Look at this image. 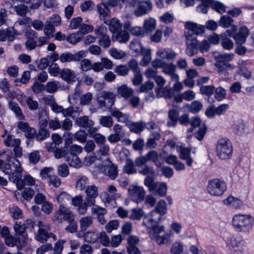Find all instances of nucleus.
Here are the masks:
<instances>
[{"mask_svg":"<svg viewBox=\"0 0 254 254\" xmlns=\"http://www.w3.org/2000/svg\"><path fill=\"white\" fill-rule=\"evenodd\" d=\"M22 171L20 162L14 157H9L2 168V172L9 175V180L15 184L20 189L22 188Z\"/></svg>","mask_w":254,"mask_h":254,"instance_id":"nucleus-1","label":"nucleus"},{"mask_svg":"<svg viewBox=\"0 0 254 254\" xmlns=\"http://www.w3.org/2000/svg\"><path fill=\"white\" fill-rule=\"evenodd\" d=\"M232 222L237 231L248 232L252 228L254 218L250 214H238L233 216Z\"/></svg>","mask_w":254,"mask_h":254,"instance_id":"nucleus-2","label":"nucleus"},{"mask_svg":"<svg viewBox=\"0 0 254 254\" xmlns=\"http://www.w3.org/2000/svg\"><path fill=\"white\" fill-rule=\"evenodd\" d=\"M216 153L221 159L230 158L233 153V146L231 142L226 138L218 140L216 145Z\"/></svg>","mask_w":254,"mask_h":254,"instance_id":"nucleus-3","label":"nucleus"},{"mask_svg":"<svg viewBox=\"0 0 254 254\" xmlns=\"http://www.w3.org/2000/svg\"><path fill=\"white\" fill-rule=\"evenodd\" d=\"M226 247L230 254H242L246 248L245 243L240 236L229 238Z\"/></svg>","mask_w":254,"mask_h":254,"instance_id":"nucleus-4","label":"nucleus"},{"mask_svg":"<svg viewBox=\"0 0 254 254\" xmlns=\"http://www.w3.org/2000/svg\"><path fill=\"white\" fill-rule=\"evenodd\" d=\"M207 189L211 195L220 196L226 190L227 186L224 181L214 179L209 181Z\"/></svg>","mask_w":254,"mask_h":254,"instance_id":"nucleus-5","label":"nucleus"},{"mask_svg":"<svg viewBox=\"0 0 254 254\" xmlns=\"http://www.w3.org/2000/svg\"><path fill=\"white\" fill-rule=\"evenodd\" d=\"M38 226L39 229L36 236V240L38 241L44 243L46 242L49 238H53L54 240H56V236L50 232V228L48 225H44L42 222L39 221Z\"/></svg>","mask_w":254,"mask_h":254,"instance_id":"nucleus-6","label":"nucleus"},{"mask_svg":"<svg viewBox=\"0 0 254 254\" xmlns=\"http://www.w3.org/2000/svg\"><path fill=\"white\" fill-rule=\"evenodd\" d=\"M190 124L191 126V127L189 130L190 132H192L194 128L199 127L195 134V136L198 140H202L207 130L206 125L202 124L201 120L198 117L192 118L190 120Z\"/></svg>","mask_w":254,"mask_h":254,"instance_id":"nucleus-7","label":"nucleus"},{"mask_svg":"<svg viewBox=\"0 0 254 254\" xmlns=\"http://www.w3.org/2000/svg\"><path fill=\"white\" fill-rule=\"evenodd\" d=\"M109 99H106V108H110V109L109 110L111 115L116 118L117 121L119 122L125 123L128 121L129 115L128 114H124L121 112L118 109L116 108H110L112 107L115 101V95L113 94V102L111 105H110Z\"/></svg>","mask_w":254,"mask_h":254,"instance_id":"nucleus-8","label":"nucleus"},{"mask_svg":"<svg viewBox=\"0 0 254 254\" xmlns=\"http://www.w3.org/2000/svg\"><path fill=\"white\" fill-rule=\"evenodd\" d=\"M158 159V154L157 152L155 150H151L144 156L137 157L135 160V164L136 166L140 168L143 165L150 161L156 165Z\"/></svg>","mask_w":254,"mask_h":254,"instance_id":"nucleus-9","label":"nucleus"},{"mask_svg":"<svg viewBox=\"0 0 254 254\" xmlns=\"http://www.w3.org/2000/svg\"><path fill=\"white\" fill-rule=\"evenodd\" d=\"M185 27L188 30V32L185 34V37L190 35L192 37L196 38L197 35L202 34L205 32V27L203 25H198L190 21L186 22Z\"/></svg>","mask_w":254,"mask_h":254,"instance_id":"nucleus-10","label":"nucleus"},{"mask_svg":"<svg viewBox=\"0 0 254 254\" xmlns=\"http://www.w3.org/2000/svg\"><path fill=\"white\" fill-rule=\"evenodd\" d=\"M186 44L187 48L185 52L187 55L192 57L198 53V41L195 38L192 37L190 35L186 36Z\"/></svg>","mask_w":254,"mask_h":254,"instance_id":"nucleus-11","label":"nucleus"},{"mask_svg":"<svg viewBox=\"0 0 254 254\" xmlns=\"http://www.w3.org/2000/svg\"><path fill=\"white\" fill-rule=\"evenodd\" d=\"M85 57H86V52L83 50L80 51L74 54H72L68 52H66L60 55V61L62 63L78 62Z\"/></svg>","mask_w":254,"mask_h":254,"instance_id":"nucleus-12","label":"nucleus"},{"mask_svg":"<svg viewBox=\"0 0 254 254\" xmlns=\"http://www.w3.org/2000/svg\"><path fill=\"white\" fill-rule=\"evenodd\" d=\"M152 5L149 0H140L134 10V14L136 17L142 16L148 13L151 10Z\"/></svg>","mask_w":254,"mask_h":254,"instance_id":"nucleus-13","label":"nucleus"},{"mask_svg":"<svg viewBox=\"0 0 254 254\" xmlns=\"http://www.w3.org/2000/svg\"><path fill=\"white\" fill-rule=\"evenodd\" d=\"M128 193L131 199L137 203L143 200L145 194L143 188L138 186L130 187L128 189Z\"/></svg>","mask_w":254,"mask_h":254,"instance_id":"nucleus-14","label":"nucleus"},{"mask_svg":"<svg viewBox=\"0 0 254 254\" xmlns=\"http://www.w3.org/2000/svg\"><path fill=\"white\" fill-rule=\"evenodd\" d=\"M249 35V29L246 26H243L239 28L238 32L235 33L234 35H232V37L237 45H241L246 42Z\"/></svg>","mask_w":254,"mask_h":254,"instance_id":"nucleus-15","label":"nucleus"},{"mask_svg":"<svg viewBox=\"0 0 254 254\" xmlns=\"http://www.w3.org/2000/svg\"><path fill=\"white\" fill-rule=\"evenodd\" d=\"M105 164L107 165L104 169L105 174L108 176L111 180H115L118 176V167L117 165L112 163V162L109 158L105 160Z\"/></svg>","mask_w":254,"mask_h":254,"instance_id":"nucleus-16","label":"nucleus"},{"mask_svg":"<svg viewBox=\"0 0 254 254\" xmlns=\"http://www.w3.org/2000/svg\"><path fill=\"white\" fill-rule=\"evenodd\" d=\"M161 218L160 215H153L152 211L150 213V214L145 216L143 220L142 224L145 225L147 229L155 227L158 225Z\"/></svg>","mask_w":254,"mask_h":254,"instance_id":"nucleus-17","label":"nucleus"},{"mask_svg":"<svg viewBox=\"0 0 254 254\" xmlns=\"http://www.w3.org/2000/svg\"><path fill=\"white\" fill-rule=\"evenodd\" d=\"M177 151L179 153L180 158L186 160L187 165L191 166L193 159L190 157V149L181 145L177 148Z\"/></svg>","mask_w":254,"mask_h":254,"instance_id":"nucleus-18","label":"nucleus"},{"mask_svg":"<svg viewBox=\"0 0 254 254\" xmlns=\"http://www.w3.org/2000/svg\"><path fill=\"white\" fill-rule=\"evenodd\" d=\"M5 243L6 245L9 247L17 246V248L20 249L26 244V238L23 236L22 238L17 237V238L15 239L12 237L9 236L5 238Z\"/></svg>","mask_w":254,"mask_h":254,"instance_id":"nucleus-19","label":"nucleus"},{"mask_svg":"<svg viewBox=\"0 0 254 254\" xmlns=\"http://www.w3.org/2000/svg\"><path fill=\"white\" fill-rule=\"evenodd\" d=\"M106 99H109L110 105L113 102V93L111 92H101L99 93L97 100L100 108L106 107Z\"/></svg>","mask_w":254,"mask_h":254,"instance_id":"nucleus-20","label":"nucleus"},{"mask_svg":"<svg viewBox=\"0 0 254 254\" xmlns=\"http://www.w3.org/2000/svg\"><path fill=\"white\" fill-rule=\"evenodd\" d=\"M17 127L21 131L25 132V135L27 138H33L36 132V129L30 127L27 122H19Z\"/></svg>","mask_w":254,"mask_h":254,"instance_id":"nucleus-21","label":"nucleus"},{"mask_svg":"<svg viewBox=\"0 0 254 254\" xmlns=\"http://www.w3.org/2000/svg\"><path fill=\"white\" fill-rule=\"evenodd\" d=\"M6 131L3 134L1 135V137L4 138L6 136V138L4 140V144L7 147H14L15 146L20 145L21 140L19 138H15L14 136L10 134L6 135Z\"/></svg>","mask_w":254,"mask_h":254,"instance_id":"nucleus-22","label":"nucleus"},{"mask_svg":"<svg viewBox=\"0 0 254 254\" xmlns=\"http://www.w3.org/2000/svg\"><path fill=\"white\" fill-rule=\"evenodd\" d=\"M113 41H118L120 43H126L129 39V34L125 30H120L112 35Z\"/></svg>","mask_w":254,"mask_h":254,"instance_id":"nucleus-23","label":"nucleus"},{"mask_svg":"<svg viewBox=\"0 0 254 254\" xmlns=\"http://www.w3.org/2000/svg\"><path fill=\"white\" fill-rule=\"evenodd\" d=\"M156 96L160 98L164 96L165 98H171L174 94V90L171 87H165V88H157L155 89Z\"/></svg>","mask_w":254,"mask_h":254,"instance_id":"nucleus-24","label":"nucleus"},{"mask_svg":"<svg viewBox=\"0 0 254 254\" xmlns=\"http://www.w3.org/2000/svg\"><path fill=\"white\" fill-rule=\"evenodd\" d=\"M61 77L67 83L73 82L75 81V72L69 68H64L61 70Z\"/></svg>","mask_w":254,"mask_h":254,"instance_id":"nucleus-25","label":"nucleus"},{"mask_svg":"<svg viewBox=\"0 0 254 254\" xmlns=\"http://www.w3.org/2000/svg\"><path fill=\"white\" fill-rule=\"evenodd\" d=\"M9 108L15 114L16 117L19 120L25 119V116L22 113V111L19 105L13 101H11L8 103Z\"/></svg>","mask_w":254,"mask_h":254,"instance_id":"nucleus-26","label":"nucleus"},{"mask_svg":"<svg viewBox=\"0 0 254 254\" xmlns=\"http://www.w3.org/2000/svg\"><path fill=\"white\" fill-rule=\"evenodd\" d=\"M157 55L161 58L167 60H173L177 56V54L174 51L168 49L158 50L157 52Z\"/></svg>","mask_w":254,"mask_h":254,"instance_id":"nucleus-27","label":"nucleus"},{"mask_svg":"<svg viewBox=\"0 0 254 254\" xmlns=\"http://www.w3.org/2000/svg\"><path fill=\"white\" fill-rule=\"evenodd\" d=\"M246 126L244 121L239 119L234 121L232 128L233 132L238 135H242L245 133Z\"/></svg>","mask_w":254,"mask_h":254,"instance_id":"nucleus-28","label":"nucleus"},{"mask_svg":"<svg viewBox=\"0 0 254 254\" xmlns=\"http://www.w3.org/2000/svg\"><path fill=\"white\" fill-rule=\"evenodd\" d=\"M153 215H160V217L167 213V207L166 202L164 200H160L157 203L155 208L152 211Z\"/></svg>","mask_w":254,"mask_h":254,"instance_id":"nucleus-29","label":"nucleus"},{"mask_svg":"<svg viewBox=\"0 0 254 254\" xmlns=\"http://www.w3.org/2000/svg\"><path fill=\"white\" fill-rule=\"evenodd\" d=\"M215 66L217 68L218 72L224 76L229 74V71L232 70L235 66L230 63L227 64H215Z\"/></svg>","mask_w":254,"mask_h":254,"instance_id":"nucleus-30","label":"nucleus"},{"mask_svg":"<svg viewBox=\"0 0 254 254\" xmlns=\"http://www.w3.org/2000/svg\"><path fill=\"white\" fill-rule=\"evenodd\" d=\"M117 93L125 99H127L133 95V90L126 85L123 84L118 88Z\"/></svg>","mask_w":254,"mask_h":254,"instance_id":"nucleus-31","label":"nucleus"},{"mask_svg":"<svg viewBox=\"0 0 254 254\" xmlns=\"http://www.w3.org/2000/svg\"><path fill=\"white\" fill-rule=\"evenodd\" d=\"M168 118L169 121L167 122L169 127H175L176 126L179 118V112L175 109H171L168 111Z\"/></svg>","mask_w":254,"mask_h":254,"instance_id":"nucleus-32","label":"nucleus"},{"mask_svg":"<svg viewBox=\"0 0 254 254\" xmlns=\"http://www.w3.org/2000/svg\"><path fill=\"white\" fill-rule=\"evenodd\" d=\"M224 203L235 209L241 208L243 204V202L240 199L235 198L232 196H228L224 200Z\"/></svg>","mask_w":254,"mask_h":254,"instance_id":"nucleus-33","label":"nucleus"},{"mask_svg":"<svg viewBox=\"0 0 254 254\" xmlns=\"http://www.w3.org/2000/svg\"><path fill=\"white\" fill-rule=\"evenodd\" d=\"M97 10L100 14V17L104 20V22L107 23V18L110 16V10L108 6L102 3L97 5Z\"/></svg>","mask_w":254,"mask_h":254,"instance_id":"nucleus-34","label":"nucleus"},{"mask_svg":"<svg viewBox=\"0 0 254 254\" xmlns=\"http://www.w3.org/2000/svg\"><path fill=\"white\" fill-rule=\"evenodd\" d=\"M156 26V20L154 18L150 17L144 20L143 29L144 30V33H149L155 29Z\"/></svg>","mask_w":254,"mask_h":254,"instance_id":"nucleus-35","label":"nucleus"},{"mask_svg":"<svg viewBox=\"0 0 254 254\" xmlns=\"http://www.w3.org/2000/svg\"><path fill=\"white\" fill-rule=\"evenodd\" d=\"M133 161L130 158H127L126 164L123 167V172L127 174H134L137 172Z\"/></svg>","mask_w":254,"mask_h":254,"instance_id":"nucleus-36","label":"nucleus"},{"mask_svg":"<svg viewBox=\"0 0 254 254\" xmlns=\"http://www.w3.org/2000/svg\"><path fill=\"white\" fill-rule=\"evenodd\" d=\"M148 234L150 238L155 241V239L159 236L160 234L164 232V226L163 225L157 226L150 228L148 229Z\"/></svg>","mask_w":254,"mask_h":254,"instance_id":"nucleus-37","label":"nucleus"},{"mask_svg":"<svg viewBox=\"0 0 254 254\" xmlns=\"http://www.w3.org/2000/svg\"><path fill=\"white\" fill-rule=\"evenodd\" d=\"M76 124L80 127L87 128L88 127H92L94 123L92 120H89L87 116H84L77 118Z\"/></svg>","mask_w":254,"mask_h":254,"instance_id":"nucleus-38","label":"nucleus"},{"mask_svg":"<svg viewBox=\"0 0 254 254\" xmlns=\"http://www.w3.org/2000/svg\"><path fill=\"white\" fill-rule=\"evenodd\" d=\"M26 225L21 222H16L14 225L16 236L22 238L25 236L27 238V235L25 234Z\"/></svg>","mask_w":254,"mask_h":254,"instance_id":"nucleus-39","label":"nucleus"},{"mask_svg":"<svg viewBox=\"0 0 254 254\" xmlns=\"http://www.w3.org/2000/svg\"><path fill=\"white\" fill-rule=\"evenodd\" d=\"M60 210L62 212L64 221H72L74 219V215L72 211L68 208L65 207L64 205L60 204Z\"/></svg>","mask_w":254,"mask_h":254,"instance_id":"nucleus-40","label":"nucleus"},{"mask_svg":"<svg viewBox=\"0 0 254 254\" xmlns=\"http://www.w3.org/2000/svg\"><path fill=\"white\" fill-rule=\"evenodd\" d=\"M106 24L109 25V30L113 34L121 30L122 26V24L117 18L112 19L109 21V23H107Z\"/></svg>","mask_w":254,"mask_h":254,"instance_id":"nucleus-41","label":"nucleus"},{"mask_svg":"<svg viewBox=\"0 0 254 254\" xmlns=\"http://www.w3.org/2000/svg\"><path fill=\"white\" fill-rule=\"evenodd\" d=\"M89 184L88 178L83 175L78 176L76 183V188L80 190L86 189V186Z\"/></svg>","mask_w":254,"mask_h":254,"instance_id":"nucleus-42","label":"nucleus"},{"mask_svg":"<svg viewBox=\"0 0 254 254\" xmlns=\"http://www.w3.org/2000/svg\"><path fill=\"white\" fill-rule=\"evenodd\" d=\"M66 161L71 167L78 168L81 166V162L78 155L67 154Z\"/></svg>","mask_w":254,"mask_h":254,"instance_id":"nucleus-43","label":"nucleus"},{"mask_svg":"<svg viewBox=\"0 0 254 254\" xmlns=\"http://www.w3.org/2000/svg\"><path fill=\"white\" fill-rule=\"evenodd\" d=\"M210 7L220 14H222L226 11L225 5L219 1L210 0Z\"/></svg>","mask_w":254,"mask_h":254,"instance_id":"nucleus-44","label":"nucleus"},{"mask_svg":"<svg viewBox=\"0 0 254 254\" xmlns=\"http://www.w3.org/2000/svg\"><path fill=\"white\" fill-rule=\"evenodd\" d=\"M46 127H40L38 132L36 131L34 138L39 141H43L50 136V132Z\"/></svg>","mask_w":254,"mask_h":254,"instance_id":"nucleus-45","label":"nucleus"},{"mask_svg":"<svg viewBox=\"0 0 254 254\" xmlns=\"http://www.w3.org/2000/svg\"><path fill=\"white\" fill-rule=\"evenodd\" d=\"M234 54L233 53H225L219 54L216 59L215 64H227L229 63L234 57Z\"/></svg>","mask_w":254,"mask_h":254,"instance_id":"nucleus-46","label":"nucleus"},{"mask_svg":"<svg viewBox=\"0 0 254 254\" xmlns=\"http://www.w3.org/2000/svg\"><path fill=\"white\" fill-rule=\"evenodd\" d=\"M79 223L81 231H85L92 224V217L91 216L82 217L79 220Z\"/></svg>","mask_w":254,"mask_h":254,"instance_id":"nucleus-47","label":"nucleus"},{"mask_svg":"<svg viewBox=\"0 0 254 254\" xmlns=\"http://www.w3.org/2000/svg\"><path fill=\"white\" fill-rule=\"evenodd\" d=\"M146 126L145 123L143 122L132 123L129 126V129L131 132L138 133L141 132Z\"/></svg>","mask_w":254,"mask_h":254,"instance_id":"nucleus-48","label":"nucleus"},{"mask_svg":"<svg viewBox=\"0 0 254 254\" xmlns=\"http://www.w3.org/2000/svg\"><path fill=\"white\" fill-rule=\"evenodd\" d=\"M221 44L223 48L227 50L232 49L234 46L232 40L228 38L226 35H221Z\"/></svg>","mask_w":254,"mask_h":254,"instance_id":"nucleus-49","label":"nucleus"},{"mask_svg":"<svg viewBox=\"0 0 254 254\" xmlns=\"http://www.w3.org/2000/svg\"><path fill=\"white\" fill-rule=\"evenodd\" d=\"M14 36L12 34L11 30L6 29L0 30V41L4 42L7 39L9 41H12L14 39Z\"/></svg>","mask_w":254,"mask_h":254,"instance_id":"nucleus-50","label":"nucleus"},{"mask_svg":"<svg viewBox=\"0 0 254 254\" xmlns=\"http://www.w3.org/2000/svg\"><path fill=\"white\" fill-rule=\"evenodd\" d=\"M209 7H210V0H201V3L196 6V9L198 12L206 14Z\"/></svg>","mask_w":254,"mask_h":254,"instance_id":"nucleus-51","label":"nucleus"},{"mask_svg":"<svg viewBox=\"0 0 254 254\" xmlns=\"http://www.w3.org/2000/svg\"><path fill=\"white\" fill-rule=\"evenodd\" d=\"M48 119L49 117L45 110H42L39 111L38 118L39 127H47Z\"/></svg>","mask_w":254,"mask_h":254,"instance_id":"nucleus-52","label":"nucleus"},{"mask_svg":"<svg viewBox=\"0 0 254 254\" xmlns=\"http://www.w3.org/2000/svg\"><path fill=\"white\" fill-rule=\"evenodd\" d=\"M234 20L228 15L222 16L219 21V24L223 28H228L232 25Z\"/></svg>","mask_w":254,"mask_h":254,"instance_id":"nucleus-53","label":"nucleus"},{"mask_svg":"<svg viewBox=\"0 0 254 254\" xmlns=\"http://www.w3.org/2000/svg\"><path fill=\"white\" fill-rule=\"evenodd\" d=\"M99 124L104 127L110 128L113 126L114 121L111 116H100L99 118Z\"/></svg>","mask_w":254,"mask_h":254,"instance_id":"nucleus-54","label":"nucleus"},{"mask_svg":"<svg viewBox=\"0 0 254 254\" xmlns=\"http://www.w3.org/2000/svg\"><path fill=\"white\" fill-rule=\"evenodd\" d=\"M144 185L148 188L149 191L154 192L157 183L154 182V176H146L144 181Z\"/></svg>","mask_w":254,"mask_h":254,"instance_id":"nucleus-55","label":"nucleus"},{"mask_svg":"<svg viewBox=\"0 0 254 254\" xmlns=\"http://www.w3.org/2000/svg\"><path fill=\"white\" fill-rule=\"evenodd\" d=\"M11 8L13 9L14 11H15L17 15L21 16H25L28 10V6L24 4H19L14 6L11 5Z\"/></svg>","mask_w":254,"mask_h":254,"instance_id":"nucleus-56","label":"nucleus"},{"mask_svg":"<svg viewBox=\"0 0 254 254\" xmlns=\"http://www.w3.org/2000/svg\"><path fill=\"white\" fill-rule=\"evenodd\" d=\"M141 167V169L138 171L139 174L144 176H154L155 172L152 167L150 166L145 163Z\"/></svg>","mask_w":254,"mask_h":254,"instance_id":"nucleus-57","label":"nucleus"},{"mask_svg":"<svg viewBox=\"0 0 254 254\" xmlns=\"http://www.w3.org/2000/svg\"><path fill=\"white\" fill-rule=\"evenodd\" d=\"M214 93H215L214 97L218 101H221L226 98V90L221 86L218 87L216 89L215 88Z\"/></svg>","mask_w":254,"mask_h":254,"instance_id":"nucleus-58","label":"nucleus"},{"mask_svg":"<svg viewBox=\"0 0 254 254\" xmlns=\"http://www.w3.org/2000/svg\"><path fill=\"white\" fill-rule=\"evenodd\" d=\"M59 86V82L54 80L49 81L47 83L45 89L47 92L49 93H53L57 91Z\"/></svg>","mask_w":254,"mask_h":254,"instance_id":"nucleus-59","label":"nucleus"},{"mask_svg":"<svg viewBox=\"0 0 254 254\" xmlns=\"http://www.w3.org/2000/svg\"><path fill=\"white\" fill-rule=\"evenodd\" d=\"M187 107L190 112L197 113L202 108V104L198 101H194L188 105Z\"/></svg>","mask_w":254,"mask_h":254,"instance_id":"nucleus-60","label":"nucleus"},{"mask_svg":"<svg viewBox=\"0 0 254 254\" xmlns=\"http://www.w3.org/2000/svg\"><path fill=\"white\" fill-rule=\"evenodd\" d=\"M215 87L213 85L201 86L200 88V92L206 96H211L214 92Z\"/></svg>","mask_w":254,"mask_h":254,"instance_id":"nucleus-61","label":"nucleus"},{"mask_svg":"<svg viewBox=\"0 0 254 254\" xmlns=\"http://www.w3.org/2000/svg\"><path fill=\"white\" fill-rule=\"evenodd\" d=\"M183 251V244L181 243L176 242L172 244L170 253L171 254H181Z\"/></svg>","mask_w":254,"mask_h":254,"instance_id":"nucleus-62","label":"nucleus"},{"mask_svg":"<svg viewBox=\"0 0 254 254\" xmlns=\"http://www.w3.org/2000/svg\"><path fill=\"white\" fill-rule=\"evenodd\" d=\"M58 174L63 178L67 177L69 174V168L65 163L59 165L58 167Z\"/></svg>","mask_w":254,"mask_h":254,"instance_id":"nucleus-63","label":"nucleus"},{"mask_svg":"<svg viewBox=\"0 0 254 254\" xmlns=\"http://www.w3.org/2000/svg\"><path fill=\"white\" fill-rule=\"evenodd\" d=\"M144 213L141 208H133L129 217L131 220H140Z\"/></svg>","mask_w":254,"mask_h":254,"instance_id":"nucleus-64","label":"nucleus"}]
</instances>
